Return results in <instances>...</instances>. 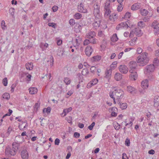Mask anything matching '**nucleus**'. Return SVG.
I'll use <instances>...</instances> for the list:
<instances>
[{
    "label": "nucleus",
    "mask_w": 159,
    "mask_h": 159,
    "mask_svg": "<svg viewBox=\"0 0 159 159\" xmlns=\"http://www.w3.org/2000/svg\"><path fill=\"white\" fill-rule=\"evenodd\" d=\"M147 56L148 53L144 52L137 57L136 61L140 66H143L148 63L149 59Z\"/></svg>",
    "instance_id": "nucleus-1"
},
{
    "label": "nucleus",
    "mask_w": 159,
    "mask_h": 159,
    "mask_svg": "<svg viewBox=\"0 0 159 159\" xmlns=\"http://www.w3.org/2000/svg\"><path fill=\"white\" fill-rule=\"evenodd\" d=\"M115 92V96L116 99V102L120 100L124 96V92L120 88L115 87H114Z\"/></svg>",
    "instance_id": "nucleus-2"
},
{
    "label": "nucleus",
    "mask_w": 159,
    "mask_h": 159,
    "mask_svg": "<svg viewBox=\"0 0 159 159\" xmlns=\"http://www.w3.org/2000/svg\"><path fill=\"white\" fill-rule=\"evenodd\" d=\"M155 69V66L153 64L147 66L144 69V73L146 75H150L153 72Z\"/></svg>",
    "instance_id": "nucleus-3"
},
{
    "label": "nucleus",
    "mask_w": 159,
    "mask_h": 159,
    "mask_svg": "<svg viewBox=\"0 0 159 159\" xmlns=\"http://www.w3.org/2000/svg\"><path fill=\"white\" fill-rule=\"evenodd\" d=\"M93 14L95 18H102L101 14L100 12V7L97 4H95L94 6Z\"/></svg>",
    "instance_id": "nucleus-4"
},
{
    "label": "nucleus",
    "mask_w": 159,
    "mask_h": 159,
    "mask_svg": "<svg viewBox=\"0 0 159 159\" xmlns=\"http://www.w3.org/2000/svg\"><path fill=\"white\" fill-rule=\"evenodd\" d=\"M22 143L19 142V143L14 142L12 144V150L13 151L12 152V154L15 155L18 150L19 148L20 144Z\"/></svg>",
    "instance_id": "nucleus-5"
},
{
    "label": "nucleus",
    "mask_w": 159,
    "mask_h": 159,
    "mask_svg": "<svg viewBox=\"0 0 159 159\" xmlns=\"http://www.w3.org/2000/svg\"><path fill=\"white\" fill-rule=\"evenodd\" d=\"M152 27L154 29V33L155 35L159 34V23L157 21H154L152 22Z\"/></svg>",
    "instance_id": "nucleus-6"
},
{
    "label": "nucleus",
    "mask_w": 159,
    "mask_h": 159,
    "mask_svg": "<svg viewBox=\"0 0 159 159\" xmlns=\"http://www.w3.org/2000/svg\"><path fill=\"white\" fill-rule=\"evenodd\" d=\"M129 72L136 70V67L137 66V64L135 61H132L129 63Z\"/></svg>",
    "instance_id": "nucleus-7"
},
{
    "label": "nucleus",
    "mask_w": 159,
    "mask_h": 159,
    "mask_svg": "<svg viewBox=\"0 0 159 159\" xmlns=\"http://www.w3.org/2000/svg\"><path fill=\"white\" fill-rule=\"evenodd\" d=\"M118 68L119 71L123 74H126L128 71L129 69L125 65H120Z\"/></svg>",
    "instance_id": "nucleus-8"
},
{
    "label": "nucleus",
    "mask_w": 159,
    "mask_h": 159,
    "mask_svg": "<svg viewBox=\"0 0 159 159\" xmlns=\"http://www.w3.org/2000/svg\"><path fill=\"white\" fill-rule=\"evenodd\" d=\"M102 18H99L95 17L94 22L93 24V25L95 29H97L99 27Z\"/></svg>",
    "instance_id": "nucleus-9"
},
{
    "label": "nucleus",
    "mask_w": 159,
    "mask_h": 159,
    "mask_svg": "<svg viewBox=\"0 0 159 159\" xmlns=\"http://www.w3.org/2000/svg\"><path fill=\"white\" fill-rule=\"evenodd\" d=\"M93 49L91 46L90 45L87 46L85 49V53L86 55L88 57H90L92 52Z\"/></svg>",
    "instance_id": "nucleus-10"
},
{
    "label": "nucleus",
    "mask_w": 159,
    "mask_h": 159,
    "mask_svg": "<svg viewBox=\"0 0 159 159\" xmlns=\"http://www.w3.org/2000/svg\"><path fill=\"white\" fill-rule=\"evenodd\" d=\"M96 36L95 32L93 31L90 30L86 34V37L89 39L93 38Z\"/></svg>",
    "instance_id": "nucleus-11"
},
{
    "label": "nucleus",
    "mask_w": 159,
    "mask_h": 159,
    "mask_svg": "<svg viewBox=\"0 0 159 159\" xmlns=\"http://www.w3.org/2000/svg\"><path fill=\"white\" fill-rule=\"evenodd\" d=\"M129 26L126 22H121L119 24L116 26V29L117 30H119L120 29L123 28H127Z\"/></svg>",
    "instance_id": "nucleus-12"
},
{
    "label": "nucleus",
    "mask_w": 159,
    "mask_h": 159,
    "mask_svg": "<svg viewBox=\"0 0 159 159\" xmlns=\"http://www.w3.org/2000/svg\"><path fill=\"white\" fill-rule=\"evenodd\" d=\"M141 87L143 89H147L148 87V80L145 79L142 81L141 83Z\"/></svg>",
    "instance_id": "nucleus-13"
},
{
    "label": "nucleus",
    "mask_w": 159,
    "mask_h": 159,
    "mask_svg": "<svg viewBox=\"0 0 159 159\" xmlns=\"http://www.w3.org/2000/svg\"><path fill=\"white\" fill-rule=\"evenodd\" d=\"M21 156L23 159H28V158L29 154L26 149H24L22 150L21 153Z\"/></svg>",
    "instance_id": "nucleus-14"
},
{
    "label": "nucleus",
    "mask_w": 159,
    "mask_h": 159,
    "mask_svg": "<svg viewBox=\"0 0 159 159\" xmlns=\"http://www.w3.org/2000/svg\"><path fill=\"white\" fill-rule=\"evenodd\" d=\"M154 106L155 107L158 108L157 110H159V96H156L154 98Z\"/></svg>",
    "instance_id": "nucleus-15"
},
{
    "label": "nucleus",
    "mask_w": 159,
    "mask_h": 159,
    "mask_svg": "<svg viewBox=\"0 0 159 159\" xmlns=\"http://www.w3.org/2000/svg\"><path fill=\"white\" fill-rule=\"evenodd\" d=\"M129 72L131 73L129 76L130 79L131 80H136L138 77V75L136 71H132V72Z\"/></svg>",
    "instance_id": "nucleus-16"
},
{
    "label": "nucleus",
    "mask_w": 159,
    "mask_h": 159,
    "mask_svg": "<svg viewBox=\"0 0 159 159\" xmlns=\"http://www.w3.org/2000/svg\"><path fill=\"white\" fill-rule=\"evenodd\" d=\"M111 73L112 70L111 69H107L105 73V76L104 77L108 80L110 79L111 78Z\"/></svg>",
    "instance_id": "nucleus-17"
},
{
    "label": "nucleus",
    "mask_w": 159,
    "mask_h": 159,
    "mask_svg": "<svg viewBox=\"0 0 159 159\" xmlns=\"http://www.w3.org/2000/svg\"><path fill=\"white\" fill-rule=\"evenodd\" d=\"M116 102L119 105L121 109H125L127 108V104L126 103H122L120 100L117 101Z\"/></svg>",
    "instance_id": "nucleus-18"
},
{
    "label": "nucleus",
    "mask_w": 159,
    "mask_h": 159,
    "mask_svg": "<svg viewBox=\"0 0 159 159\" xmlns=\"http://www.w3.org/2000/svg\"><path fill=\"white\" fill-rule=\"evenodd\" d=\"M122 75L119 73H116L114 75V78L117 81L120 80L122 79Z\"/></svg>",
    "instance_id": "nucleus-19"
},
{
    "label": "nucleus",
    "mask_w": 159,
    "mask_h": 159,
    "mask_svg": "<svg viewBox=\"0 0 159 159\" xmlns=\"http://www.w3.org/2000/svg\"><path fill=\"white\" fill-rule=\"evenodd\" d=\"M141 7L140 4L139 3H136L132 5L131 9L133 11L139 9Z\"/></svg>",
    "instance_id": "nucleus-20"
},
{
    "label": "nucleus",
    "mask_w": 159,
    "mask_h": 159,
    "mask_svg": "<svg viewBox=\"0 0 159 159\" xmlns=\"http://www.w3.org/2000/svg\"><path fill=\"white\" fill-rule=\"evenodd\" d=\"M78 8L80 12L83 13H86L87 12V10L84 8V6L81 3L78 6Z\"/></svg>",
    "instance_id": "nucleus-21"
},
{
    "label": "nucleus",
    "mask_w": 159,
    "mask_h": 159,
    "mask_svg": "<svg viewBox=\"0 0 159 159\" xmlns=\"http://www.w3.org/2000/svg\"><path fill=\"white\" fill-rule=\"evenodd\" d=\"M117 14L114 13H112L109 16V19L112 21H114L117 19Z\"/></svg>",
    "instance_id": "nucleus-22"
},
{
    "label": "nucleus",
    "mask_w": 159,
    "mask_h": 159,
    "mask_svg": "<svg viewBox=\"0 0 159 159\" xmlns=\"http://www.w3.org/2000/svg\"><path fill=\"white\" fill-rule=\"evenodd\" d=\"M135 35L140 36L142 34L141 30L139 28H135L134 29Z\"/></svg>",
    "instance_id": "nucleus-23"
},
{
    "label": "nucleus",
    "mask_w": 159,
    "mask_h": 159,
    "mask_svg": "<svg viewBox=\"0 0 159 159\" xmlns=\"http://www.w3.org/2000/svg\"><path fill=\"white\" fill-rule=\"evenodd\" d=\"M29 90L30 93L31 94L36 93L38 91L37 89L35 87H31L29 89Z\"/></svg>",
    "instance_id": "nucleus-24"
},
{
    "label": "nucleus",
    "mask_w": 159,
    "mask_h": 159,
    "mask_svg": "<svg viewBox=\"0 0 159 159\" xmlns=\"http://www.w3.org/2000/svg\"><path fill=\"white\" fill-rule=\"evenodd\" d=\"M74 26L75 30L76 32H80L82 28L81 25L78 23L75 24V25Z\"/></svg>",
    "instance_id": "nucleus-25"
},
{
    "label": "nucleus",
    "mask_w": 159,
    "mask_h": 159,
    "mask_svg": "<svg viewBox=\"0 0 159 159\" xmlns=\"http://www.w3.org/2000/svg\"><path fill=\"white\" fill-rule=\"evenodd\" d=\"M141 14L143 16H146L148 14V11L145 9H141L140 10Z\"/></svg>",
    "instance_id": "nucleus-26"
},
{
    "label": "nucleus",
    "mask_w": 159,
    "mask_h": 159,
    "mask_svg": "<svg viewBox=\"0 0 159 159\" xmlns=\"http://www.w3.org/2000/svg\"><path fill=\"white\" fill-rule=\"evenodd\" d=\"M47 62L48 63V65H50L51 67L53 66L54 62V58L52 56H51L49 60L48 59L47 60Z\"/></svg>",
    "instance_id": "nucleus-27"
},
{
    "label": "nucleus",
    "mask_w": 159,
    "mask_h": 159,
    "mask_svg": "<svg viewBox=\"0 0 159 159\" xmlns=\"http://www.w3.org/2000/svg\"><path fill=\"white\" fill-rule=\"evenodd\" d=\"M127 90L131 93H135L136 92L135 89L130 86L127 87Z\"/></svg>",
    "instance_id": "nucleus-28"
},
{
    "label": "nucleus",
    "mask_w": 159,
    "mask_h": 159,
    "mask_svg": "<svg viewBox=\"0 0 159 159\" xmlns=\"http://www.w3.org/2000/svg\"><path fill=\"white\" fill-rule=\"evenodd\" d=\"M81 73L83 75L86 77H89V71L88 69H84L81 72Z\"/></svg>",
    "instance_id": "nucleus-29"
},
{
    "label": "nucleus",
    "mask_w": 159,
    "mask_h": 159,
    "mask_svg": "<svg viewBox=\"0 0 159 159\" xmlns=\"http://www.w3.org/2000/svg\"><path fill=\"white\" fill-rule=\"evenodd\" d=\"M25 67L27 70H31L33 69V66L32 63H27L26 64Z\"/></svg>",
    "instance_id": "nucleus-30"
},
{
    "label": "nucleus",
    "mask_w": 159,
    "mask_h": 159,
    "mask_svg": "<svg viewBox=\"0 0 159 159\" xmlns=\"http://www.w3.org/2000/svg\"><path fill=\"white\" fill-rule=\"evenodd\" d=\"M117 110V108L116 107H113L111 108V111H112L111 113V116H117V113L115 112Z\"/></svg>",
    "instance_id": "nucleus-31"
},
{
    "label": "nucleus",
    "mask_w": 159,
    "mask_h": 159,
    "mask_svg": "<svg viewBox=\"0 0 159 159\" xmlns=\"http://www.w3.org/2000/svg\"><path fill=\"white\" fill-rule=\"evenodd\" d=\"M118 39L116 34H114L113 35L112 37L111 38V40L113 42H116Z\"/></svg>",
    "instance_id": "nucleus-32"
},
{
    "label": "nucleus",
    "mask_w": 159,
    "mask_h": 159,
    "mask_svg": "<svg viewBox=\"0 0 159 159\" xmlns=\"http://www.w3.org/2000/svg\"><path fill=\"white\" fill-rule=\"evenodd\" d=\"M13 150H12V148H6L5 150V152L8 155L10 154L12 156H14L12 154V152H13Z\"/></svg>",
    "instance_id": "nucleus-33"
},
{
    "label": "nucleus",
    "mask_w": 159,
    "mask_h": 159,
    "mask_svg": "<svg viewBox=\"0 0 159 159\" xmlns=\"http://www.w3.org/2000/svg\"><path fill=\"white\" fill-rule=\"evenodd\" d=\"M110 1L107 0L104 4V9H110Z\"/></svg>",
    "instance_id": "nucleus-34"
},
{
    "label": "nucleus",
    "mask_w": 159,
    "mask_h": 159,
    "mask_svg": "<svg viewBox=\"0 0 159 159\" xmlns=\"http://www.w3.org/2000/svg\"><path fill=\"white\" fill-rule=\"evenodd\" d=\"M101 57L100 56L98 55L93 57L92 58L93 61H98L101 60Z\"/></svg>",
    "instance_id": "nucleus-35"
},
{
    "label": "nucleus",
    "mask_w": 159,
    "mask_h": 159,
    "mask_svg": "<svg viewBox=\"0 0 159 159\" xmlns=\"http://www.w3.org/2000/svg\"><path fill=\"white\" fill-rule=\"evenodd\" d=\"M2 97L3 99L7 100H8L10 98V95L9 94L7 93H4L2 95Z\"/></svg>",
    "instance_id": "nucleus-36"
},
{
    "label": "nucleus",
    "mask_w": 159,
    "mask_h": 159,
    "mask_svg": "<svg viewBox=\"0 0 159 159\" xmlns=\"http://www.w3.org/2000/svg\"><path fill=\"white\" fill-rule=\"evenodd\" d=\"M75 41L76 42L78 46H79L81 43L82 39V38L79 36L77 37L75 39Z\"/></svg>",
    "instance_id": "nucleus-37"
},
{
    "label": "nucleus",
    "mask_w": 159,
    "mask_h": 159,
    "mask_svg": "<svg viewBox=\"0 0 159 159\" xmlns=\"http://www.w3.org/2000/svg\"><path fill=\"white\" fill-rule=\"evenodd\" d=\"M81 17V14L79 13H75L74 16V18L77 20L80 19Z\"/></svg>",
    "instance_id": "nucleus-38"
},
{
    "label": "nucleus",
    "mask_w": 159,
    "mask_h": 159,
    "mask_svg": "<svg viewBox=\"0 0 159 159\" xmlns=\"http://www.w3.org/2000/svg\"><path fill=\"white\" fill-rule=\"evenodd\" d=\"M105 14L104 16L105 17H107L108 15H109L111 12L110 9H104Z\"/></svg>",
    "instance_id": "nucleus-39"
},
{
    "label": "nucleus",
    "mask_w": 159,
    "mask_h": 159,
    "mask_svg": "<svg viewBox=\"0 0 159 159\" xmlns=\"http://www.w3.org/2000/svg\"><path fill=\"white\" fill-rule=\"evenodd\" d=\"M89 39H87L84 40L83 43L84 46L87 45L90 43V40Z\"/></svg>",
    "instance_id": "nucleus-40"
},
{
    "label": "nucleus",
    "mask_w": 159,
    "mask_h": 159,
    "mask_svg": "<svg viewBox=\"0 0 159 159\" xmlns=\"http://www.w3.org/2000/svg\"><path fill=\"white\" fill-rule=\"evenodd\" d=\"M138 25L141 28H143L145 26V24L143 21H140L138 23Z\"/></svg>",
    "instance_id": "nucleus-41"
},
{
    "label": "nucleus",
    "mask_w": 159,
    "mask_h": 159,
    "mask_svg": "<svg viewBox=\"0 0 159 159\" xmlns=\"http://www.w3.org/2000/svg\"><path fill=\"white\" fill-rule=\"evenodd\" d=\"M148 75V77L149 80H150L152 81L155 79V76L153 75L152 73L150 75Z\"/></svg>",
    "instance_id": "nucleus-42"
},
{
    "label": "nucleus",
    "mask_w": 159,
    "mask_h": 159,
    "mask_svg": "<svg viewBox=\"0 0 159 159\" xmlns=\"http://www.w3.org/2000/svg\"><path fill=\"white\" fill-rule=\"evenodd\" d=\"M153 63L157 66L159 65V60L158 58H155L153 60Z\"/></svg>",
    "instance_id": "nucleus-43"
},
{
    "label": "nucleus",
    "mask_w": 159,
    "mask_h": 159,
    "mask_svg": "<svg viewBox=\"0 0 159 159\" xmlns=\"http://www.w3.org/2000/svg\"><path fill=\"white\" fill-rule=\"evenodd\" d=\"M71 42L74 47H75V49H76V47L78 46V45L76 43V42L75 41V39H72V40L71 41Z\"/></svg>",
    "instance_id": "nucleus-44"
},
{
    "label": "nucleus",
    "mask_w": 159,
    "mask_h": 159,
    "mask_svg": "<svg viewBox=\"0 0 159 159\" xmlns=\"http://www.w3.org/2000/svg\"><path fill=\"white\" fill-rule=\"evenodd\" d=\"M2 83L3 85L4 86H6L7 84V79L6 77H5L2 80Z\"/></svg>",
    "instance_id": "nucleus-45"
},
{
    "label": "nucleus",
    "mask_w": 159,
    "mask_h": 159,
    "mask_svg": "<svg viewBox=\"0 0 159 159\" xmlns=\"http://www.w3.org/2000/svg\"><path fill=\"white\" fill-rule=\"evenodd\" d=\"M92 39H93L90 40V43L93 44L97 43L98 42V40L97 39L95 38V37Z\"/></svg>",
    "instance_id": "nucleus-46"
},
{
    "label": "nucleus",
    "mask_w": 159,
    "mask_h": 159,
    "mask_svg": "<svg viewBox=\"0 0 159 159\" xmlns=\"http://www.w3.org/2000/svg\"><path fill=\"white\" fill-rule=\"evenodd\" d=\"M5 23L4 20H3L1 21V26L2 30H4L6 29Z\"/></svg>",
    "instance_id": "nucleus-47"
},
{
    "label": "nucleus",
    "mask_w": 159,
    "mask_h": 159,
    "mask_svg": "<svg viewBox=\"0 0 159 159\" xmlns=\"http://www.w3.org/2000/svg\"><path fill=\"white\" fill-rule=\"evenodd\" d=\"M125 144L127 146H129L130 145V141L129 139L127 138L126 139L125 142Z\"/></svg>",
    "instance_id": "nucleus-48"
},
{
    "label": "nucleus",
    "mask_w": 159,
    "mask_h": 159,
    "mask_svg": "<svg viewBox=\"0 0 159 159\" xmlns=\"http://www.w3.org/2000/svg\"><path fill=\"white\" fill-rule=\"evenodd\" d=\"M95 125V123L94 122H93L91 125H89L88 128L90 130H92L93 128V127Z\"/></svg>",
    "instance_id": "nucleus-49"
},
{
    "label": "nucleus",
    "mask_w": 159,
    "mask_h": 159,
    "mask_svg": "<svg viewBox=\"0 0 159 159\" xmlns=\"http://www.w3.org/2000/svg\"><path fill=\"white\" fill-rule=\"evenodd\" d=\"M46 110L45 111L47 113H49L51 111V108L49 107H48L47 108H44L43 110V112H44L45 111V110Z\"/></svg>",
    "instance_id": "nucleus-50"
},
{
    "label": "nucleus",
    "mask_w": 159,
    "mask_h": 159,
    "mask_svg": "<svg viewBox=\"0 0 159 159\" xmlns=\"http://www.w3.org/2000/svg\"><path fill=\"white\" fill-rule=\"evenodd\" d=\"M114 94H115L114 91L112 92H111L109 93L110 97L113 99L115 98V96L114 97Z\"/></svg>",
    "instance_id": "nucleus-51"
},
{
    "label": "nucleus",
    "mask_w": 159,
    "mask_h": 159,
    "mask_svg": "<svg viewBox=\"0 0 159 159\" xmlns=\"http://www.w3.org/2000/svg\"><path fill=\"white\" fill-rule=\"evenodd\" d=\"M97 70L96 67L94 66H92L90 68V70L91 73L94 74L95 72Z\"/></svg>",
    "instance_id": "nucleus-52"
},
{
    "label": "nucleus",
    "mask_w": 159,
    "mask_h": 159,
    "mask_svg": "<svg viewBox=\"0 0 159 159\" xmlns=\"http://www.w3.org/2000/svg\"><path fill=\"white\" fill-rule=\"evenodd\" d=\"M48 25L50 27H52L54 29L56 28V25L54 23H49L48 24Z\"/></svg>",
    "instance_id": "nucleus-53"
},
{
    "label": "nucleus",
    "mask_w": 159,
    "mask_h": 159,
    "mask_svg": "<svg viewBox=\"0 0 159 159\" xmlns=\"http://www.w3.org/2000/svg\"><path fill=\"white\" fill-rule=\"evenodd\" d=\"M131 16V14L130 13L128 12H126L125 15V18H129Z\"/></svg>",
    "instance_id": "nucleus-54"
},
{
    "label": "nucleus",
    "mask_w": 159,
    "mask_h": 159,
    "mask_svg": "<svg viewBox=\"0 0 159 159\" xmlns=\"http://www.w3.org/2000/svg\"><path fill=\"white\" fill-rule=\"evenodd\" d=\"M64 81V82L66 83V84L67 85H68L70 84V79L68 78H65Z\"/></svg>",
    "instance_id": "nucleus-55"
},
{
    "label": "nucleus",
    "mask_w": 159,
    "mask_h": 159,
    "mask_svg": "<svg viewBox=\"0 0 159 159\" xmlns=\"http://www.w3.org/2000/svg\"><path fill=\"white\" fill-rule=\"evenodd\" d=\"M98 80L97 79H95L93 80L92 82H90L91 83V84H92L93 85H94L96 84L98 82Z\"/></svg>",
    "instance_id": "nucleus-56"
},
{
    "label": "nucleus",
    "mask_w": 159,
    "mask_h": 159,
    "mask_svg": "<svg viewBox=\"0 0 159 159\" xmlns=\"http://www.w3.org/2000/svg\"><path fill=\"white\" fill-rule=\"evenodd\" d=\"M9 11L10 14H11L12 15L14 14V9L13 8H11L9 9Z\"/></svg>",
    "instance_id": "nucleus-57"
},
{
    "label": "nucleus",
    "mask_w": 159,
    "mask_h": 159,
    "mask_svg": "<svg viewBox=\"0 0 159 159\" xmlns=\"http://www.w3.org/2000/svg\"><path fill=\"white\" fill-rule=\"evenodd\" d=\"M123 8V7L122 5L121 4H120L118 6L117 11H120L122 10Z\"/></svg>",
    "instance_id": "nucleus-58"
},
{
    "label": "nucleus",
    "mask_w": 159,
    "mask_h": 159,
    "mask_svg": "<svg viewBox=\"0 0 159 159\" xmlns=\"http://www.w3.org/2000/svg\"><path fill=\"white\" fill-rule=\"evenodd\" d=\"M77 23L75 22V20L73 19H70V25L72 26H75V24H76Z\"/></svg>",
    "instance_id": "nucleus-59"
},
{
    "label": "nucleus",
    "mask_w": 159,
    "mask_h": 159,
    "mask_svg": "<svg viewBox=\"0 0 159 159\" xmlns=\"http://www.w3.org/2000/svg\"><path fill=\"white\" fill-rule=\"evenodd\" d=\"M150 16H147L144 17L143 19V20L145 22H148L149 20Z\"/></svg>",
    "instance_id": "nucleus-60"
},
{
    "label": "nucleus",
    "mask_w": 159,
    "mask_h": 159,
    "mask_svg": "<svg viewBox=\"0 0 159 159\" xmlns=\"http://www.w3.org/2000/svg\"><path fill=\"white\" fill-rule=\"evenodd\" d=\"M16 84H13L11 85V91L12 93H13L14 92V88L16 87Z\"/></svg>",
    "instance_id": "nucleus-61"
},
{
    "label": "nucleus",
    "mask_w": 159,
    "mask_h": 159,
    "mask_svg": "<svg viewBox=\"0 0 159 159\" xmlns=\"http://www.w3.org/2000/svg\"><path fill=\"white\" fill-rule=\"evenodd\" d=\"M73 136L75 138H79L80 136V134L77 132H75Z\"/></svg>",
    "instance_id": "nucleus-62"
},
{
    "label": "nucleus",
    "mask_w": 159,
    "mask_h": 159,
    "mask_svg": "<svg viewBox=\"0 0 159 159\" xmlns=\"http://www.w3.org/2000/svg\"><path fill=\"white\" fill-rule=\"evenodd\" d=\"M52 9L53 11L54 12H55L58 9V7L56 6H54L52 7Z\"/></svg>",
    "instance_id": "nucleus-63"
},
{
    "label": "nucleus",
    "mask_w": 159,
    "mask_h": 159,
    "mask_svg": "<svg viewBox=\"0 0 159 159\" xmlns=\"http://www.w3.org/2000/svg\"><path fill=\"white\" fill-rule=\"evenodd\" d=\"M63 111L64 113H65V114L66 115L70 112V108L68 109H64Z\"/></svg>",
    "instance_id": "nucleus-64"
}]
</instances>
